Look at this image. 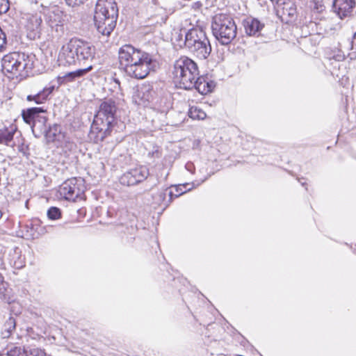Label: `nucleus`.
<instances>
[{
    "mask_svg": "<svg viewBox=\"0 0 356 356\" xmlns=\"http://www.w3.org/2000/svg\"><path fill=\"white\" fill-rule=\"evenodd\" d=\"M118 62L128 76L140 80L154 70L156 60L149 53L131 44H124L118 50Z\"/></svg>",
    "mask_w": 356,
    "mask_h": 356,
    "instance_id": "1",
    "label": "nucleus"
},
{
    "mask_svg": "<svg viewBox=\"0 0 356 356\" xmlns=\"http://www.w3.org/2000/svg\"><path fill=\"white\" fill-rule=\"evenodd\" d=\"M116 112L117 106L113 99H104L100 104L90 132V137L94 143H102L111 135L113 129L117 124Z\"/></svg>",
    "mask_w": 356,
    "mask_h": 356,
    "instance_id": "2",
    "label": "nucleus"
},
{
    "mask_svg": "<svg viewBox=\"0 0 356 356\" xmlns=\"http://www.w3.org/2000/svg\"><path fill=\"white\" fill-rule=\"evenodd\" d=\"M35 56L24 52L13 51L1 59V68L10 79H24L29 76L35 67Z\"/></svg>",
    "mask_w": 356,
    "mask_h": 356,
    "instance_id": "3",
    "label": "nucleus"
},
{
    "mask_svg": "<svg viewBox=\"0 0 356 356\" xmlns=\"http://www.w3.org/2000/svg\"><path fill=\"white\" fill-rule=\"evenodd\" d=\"M118 8L115 0H98L94 13L95 26L99 33L108 36L116 26Z\"/></svg>",
    "mask_w": 356,
    "mask_h": 356,
    "instance_id": "4",
    "label": "nucleus"
},
{
    "mask_svg": "<svg viewBox=\"0 0 356 356\" xmlns=\"http://www.w3.org/2000/svg\"><path fill=\"white\" fill-rule=\"evenodd\" d=\"M174 81L184 89L193 88L194 81L199 75L197 63L191 58L183 56L175 60L173 70Z\"/></svg>",
    "mask_w": 356,
    "mask_h": 356,
    "instance_id": "5",
    "label": "nucleus"
},
{
    "mask_svg": "<svg viewBox=\"0 0 356 356\" xmlns=\"http://www.w3.org/2000/svg\"><path fill=\"white\" fill-rule=\"evenodd\" d=\"M213 35L222 44H228L236 35V25L234 19L223 13L216 15L212 21Z\"/></svg>",
    "mask_w": 356,
    "mask_h": 356,
    "instance_id": "6",
    "label": "nucleus"
},
{
    "mask_svg": "<svg viewBox=\"0 0 356 356\" xmlns=\"http://www.w3.org/2000/svg\"><path fill=\"white\" fill-rule=\"evenodd\" d=\"M86 186L83 181L76 177L65 181L58 188L59 197L68 202H76L86 200Z\"/></svg>",
    "mask_w": 356,
    "mask_h": 356,
    "instance_id": "7",
    "label": "nucleus"
},
{
    "mask_svg": "<svg viewBox=\"0 0 356 356\" xmlns=\"http://www.w3.org/2000/svg\"><path fill=\"white\" fill-rule=\"evenodd\" d=\"M48 23L51 30L50 38L59 44L63 43L67 36L63 12L58 10L51 12L49 15Z\"/></svg>",
    "mask_w": 356,
    "mask_h": 356,
    "instance_id": "8",
    "label": "nucleus"
},
{
    "mask_svg": "<svg viewBox=\"0 0 356 356\" xmlns=\"http://www.w3.org/2000/svg\"><path fill=\"white\" fill-rule=\"evenodd\" d=\"M148 176L149 169L145 165H139L124 173L120 177V183L124 186H134Z\"/></svg>",
    "mask_w": 356,
    "mask_h": 356,
    "instance_id": "9",
    "label": "nucleus"
},
{
    "mask_svg": "<svg viewBox=\"0 0 356 356\" xmlns=\"http://www.w3.org/2000/svg\"><path fill=\"white\" fill-rule=\"evenodd\" d=\"M77 60V51L72 38L61 47L58 53V61L60 65L70 67L75 65Z\"/></svg>",
    "mask_w": 356,
    "mask_h": 356,
    "instance_id": "10",
    "label": "nucleus"
},
{
    "mask_svg": "<svg viewBox=\"0 0 356 356\" xmlns=\"http://www.w3.org/2000/svg\"><path fill=\"white\" fill-rule=\"evenodd\" d=\"M42 23V17L37 13L26 17L24 29L26 37L29 40H35L40 38Z\"/></svg>",
    "mask_w": 356,
    "mask_h": 356,
    "instance_id": "11",
    "label": "nucleus"
},
{
    "mask_svg": "<svg viewBox=\"0 0 356 356\" xmlns=\"http://www.w3.org/2000/svg\"><path fill=\"white\" fill-rule=\"evenodd\" d=\"M355 6V0H334L332 8L340 19H343L351 15Z\"/></svg>",
    "mask_w": 356,
    "mask_h": 356,
    "instance_id": "12",
    "label": "nucleus"
},
{
    "mask_svg": "<svg viewBox=\"0 0 356 356\" xmlns=\"http://www.w3.org/2000/svg\"><path fill=\"white\" fill-rule=\"evenodd\" d=\"M74 47L77 51L78 60H87L92 59L95 57V47L90 44L89 42L77 38H73Z\"/></svg>",
    "mask_w": 356,
    "mask_h": 356,
    "instance_id": "13",
    "label": "nucleus"
},
{
    "mask_svg": "<svg viewBox=\"0 0 356 356\" xmlns=\"http://www.w3.org/2000/svg\"><path fill=\"white\" fill-rule=\"evenodd\" d=\"M206 38V33L202 28H192L186 33L184 44L188 49Z\"/></svg>",
    "mask_w": 356,
    "mask_h": 356,
    "instance_id": "14",
    "label": "nucleus"
},
{
    "mask_svg": "<svg viewBox=\"0 0 356 356\" xmlns=\"http://www.w3.org/2000/svg\"><path fill=\"white\" fill-rule=\"evenodd\" d=\"M188 51L199 59L207 58L211 53V47L208 38L199 42L193 46Z\"/></svg>",
    "mask_w": 356,
    "mask_h": 356,
    "instance_id": "15",
    "label": "nucleus"
},
{
    "mask_svg": "<svg viewBox=\"0 0 356 356\" xmlns=\"http://www.w3.org/2000/svg\"><path fill=\"white\" fill-rule=\"evenodd\" d=\"M132 99L136 104L147 107L152 99V91L146 88H137L132 96Z\"/></svg>",
    "mask_w": 356,
    "mask_h": 356,
    "instance_id": "16",
    "label": "nucleus"
},
{
    "mask_svg": "<svg viewBox=\"0 0 356 356\" xmlns=\"http://www.w3.org/2000/svg\"><path fill=\"white\" fill-rule=\"evenodd\" d=\"M216 84L213 81L210 80L207 76H197L194 81L193 87L200 92L201 95H206L211 92Z\"/></svg>",
    "mask_w": 356,
    "mask_h": 356,
    "instance_id": "17",
    "label": "nucleus"
},
{
    "mask_svg": "<svg viewBox=\"0 0 356 356\" xmlns=\"http://www.w3.org/2000/svg\"><path fill=\"white\" fill-rule=\"evenodd\" d=\"M46 111L41 107H32L23 110L22 117L27 124L34 127L40 113H45Z\"/></svg>",
    "mask_w": 356,
    "mask_h": 356,
    "instance_id": "18",
    "label": "nucleus"
},
{
    "mask_svg": "<svg viewBox=\"0 0 356 356\" xmlns=\"http://www.w3.org/2000/svg\"><path fill=\"white\" fill-rule=\"evenodd\" d=\"M54 86L44 87L37 94L28 95L26 97V100L28 102H33L37 104H43L48 99L49 97L54 92Z\"/></svg>",
    "mask_w": 356,
    "mask_h": 356,
    "instance_id": "19",
    "label": "nucleus"
},
{
    "mask_svg": "<svg viewBox=\"0 0 356 356\" xmlns=\"http://www.w3.org/2000/svg\"><path fill=\"white\" fill-rule=\"evenodd\" d=\"M264 24L259 20L253 17H248L243 21L245 33L248 35H254L264 28Z\"/></svg>",
    "mask_w": 356,
    "mask_h": 356,
    "instance_id": "20",
    "label": "nucleus"
},
{
    "mask_svg": "<svg viewBox=\"0 0 356 356\" xmlns=\"http://www.w3.org/2000/svg\"><path fill=\"white\" fill-rule=\"evenodd\" d=\"M16 130V126L13 124L4 125L3 127L0 128V144L9 145V143L13 139Z\"/></svg>",
    "mask_w": 356,
    "mask_h": 356,
    "instance_id": "21",
    "label": "nucleus"
},
{
    "mask_svg": "<svg viewBox=\"0 0 356 356\" xmlns=\"http://www.w3.org/2000/svg\"><path fill=\"white\" fill-rule=\"evenodd\" d=\"M60 44L55 42L51 38L47 39L41 44V49L50 56L55 55L57 53L58 47Z\"/></svg>",
    "mask_w": 356,
    "mask_h": 356,
    "instance_id": "22",
    "label": "nucleus"
},
{
    "mask_svg": "<svg viewBox=\"0 0 356 356\" xmlns=\"http://www.w3.org/2000/svg\"><path fill=\"white\" fill-rule=\"evenodd\" d=\"M16 322L13 317L10 316L3 323L1 334L3 338H8L15 330Z\"/></svg>",
    "mask_w": 356,
    "mask_h": 356,
    "instance_id": "23",
    "label": "nucleus"
},
{
    "mask_svg": "<svg viewBox=\"0 0 356 356\" xmlns=\"http://www.w3.org/2000/svg\"><path fill=\"white\" fill-rule=\"evenodd\" d=\"M283 17L293 18L296 15V6L292 1L284 2L280 10Z\"/></svg>",
    "mask_w": 356,
    "mask_h": 356,
    "instance_id": "24",
    "label": "nucleus"
},
{
    "mask_svg": "<svg viewBox=\"0 0 356 356\" xmlns=\"http://www.w3.org/2000/svg\"><path fill=\"white\" fill-rule=\"evenodd\" d=\"M188 116L193 120H202L207 118V114L198 106H191L188 110Z\"/></svg>",
    "mask_w": 356,
    "mask_h": 356,
    "instance_id": "25",
    "label": "nucleus"
},
{
    "mask_svg": "<svg viewBox=\"0 0 356 356\" xmlns=\"http://www.w3.org/2000/svg\"><path fill=\"white\" fill-rule=\"evenodd\" d=\"M175 191L177 192V193L175 194H174L172 191H170L168 193V189H165L163 191L159 193V196L160 199L162 200L163 201H165V195H167V193L170 197L169 200L163 204L165 206H168L174 200V198L179 197L183 193L182 192H179L178 191V187H175Z\"/></svg>",
    "mask_w": 356,
    "mask_h": 356,
    "instance_id": "26",
    "label": "nucleus"
},
{
    "mask_svg": "<svg viewBox=\"0 0 356 356\" xmlns=\"http://www.w3.org/2000/svg\"><path fill=\"white\" fill-rule=\"evenodd\" d=\"M8 356H28L27 348L21 346H13L7 351Z\"/></svg>",
    "mask_w": 356,
    "mask_h": 356,
    "instance_id": "27",
    "label": "nucleus"
},
{
    "mask_svg": "<svg viewBox=\"0 0 356 356\" xmlns=\"http://www.w3.org/2000/svg\"><path fill=\"white\" fill-rule=\"evenodd\" d=\"M47 216L50 220H58L61 218L62 213L59 208L51 207L47 211Z\"/></svg>",
    "mask_w": 356,
    "mask_h": 356,
    "instance_id": "28",
    "label": "nucleus"
},
{
    "mask_svg": "<svg viewBox=\"0 0 356 356\" xmlns=\"http://www.w3.org/2000/svg\"><path fill=\"white\" fill-rule=\"evenodd\" d=\"M28 356H47V353L44 349L33 346L27 348Z\"/></svg>",
    "mask_w": 356,
    "mask_h": 356,
    "instance_id": "29",
    "label": "nucleus"
},
{
    "mask_svg": "<svg viewBox=\"0 0 356 356\" xmlns=\"http://www.w3.org/2000/svg\"><path fill=\"white\" fill-rule=\"evenodd\" d=\"M92 69H93V66L92 65H90V66H88L86 68L79 69V70H76L73 71V72L75 74L76 78L78 79V78H80V77H82V76H85L88 72L91 71Z\"/></svg>",
    "mask_w": 356,
    "mask_h": 356,
    "instance_id": "30",
    "label": "nucleus"
},
{
    "mask_svg": "<svg viewBox=\"0 0 356 356\" xmlns=\"http://www.w3.org/2000/svg\"><path fill=\"white\" fill-rule=\"evenodd\" d=\"M162 151L159 147H156L155 149L152 152H148V157L150 159H159L161 157Z\"/></svg>",
    "mask_w": 356,
    "mask_h": 356,
    "instance_id": "31",
    "label": "nucleus"
},
{
    "mask_svg": "<svg viewBox=\"0 0 356 356\" xmlns=\"http://www.w3.org/2000/svg\"><path fill=\"white\" fill-rule=\"evenodd\" d=\"M10 8L8 0H0V15L6 13Z\"/></svg>",
    "mask_w": 356,
    "mask_h": 356,
    "instance_id": "32",
    "label": "nucleus"
},
{
    "mask_svg": "<svg viewBox=\"0 0 356 356\" xmlns=\"http://www.w3.org/2000/svg\"><path fill=\"white\" fill-rule=\"evenodd\" d=\"M63 79H64L65 81L66 82H72L74 81L76 78L75 76V74L74 72H67L66 73Z\"/></svg>",
    "mask_w": 356,
    "mask_h": 356,
    "instance_id": "33",
    "label": "nucleus"
},
{
    "mask_svg": "<svg viewBox=\"0 0 356 356\" xmlns=\"http://www.w3.org/2000/svg\"><path fill=\"white\" fill-rule=\"evenodd\" d=\"M7 283L4 282L3 275L0 273V296L3 295L7 289Z\"/></svg>",
    "mask_w": 356,
    "mask_h": 356,
    "instance_id": "34",
    "label": "nucleus"
},
{
    "mask_svg": "<svg viewBox=\"0 0 356 356\" xmlns=\"http://www.w3.org/2000/svg\"><path fill=\"white\" fill-rule=\"evenodd\" d=\"M87 0H65L67 4L74 7L84 3Z\"/></svg>",
    "mask_w": 356,
    "mask_h": 356,
    "instance_id": "35",
    "label": "nucleus"
},
{
    "mask_svg": "<svg viewBox=\"0 0 356 356\" xmlns=\"http://www.w3.org/2000/svg\"><path fill=\"white\" fill-rule=\"evenodd\" d=\"M182 36L183 34L180 32H175L173 36V39L175 40V42H177V45L181 47V44L179 42L182 41Z\"/></svg>",
    "mask_w": 356,
    "mask_h": 356,
    "instance_id": "36",
    "label": "nucleus"
},
{
    "mask_svg": "<svg viewBox=\"0 0 356 356\" xmlns=\"http://www.w3.org/2000/svg\"><path fill=\"white\" fill-rule=\"evenodd\" d=\"M17 149L19 152L25 154L29 150V146L22 143L20 145H18Z\"/></svg>",
    "mask_w": 356,
    "mask_h": 356,
    "instance_id": "37",
    "label": "nucleus"
},
{
    "mask_svg": "<svg viewBox=\"0 0 356 356\" xmlns=\"http://www.w3.org/2000/svg\"><path fill=\"white\" fill-rule=\"evenodd\" d=\"M354 47L356 48V33H354L352 40V49H353Z\"/></svg>",
    "mask_w": 356,
    "mask_h": 356,
    "instance_id": "38",
    "label": "nucleus"
},
{
    "mask_svg": "<svg viewBox=\"0 0 356 356\" xmlns=\"http://www.w3.org/2000/svg\"><path fill=\"white\" fill-rule=\"evenodd\" d=\"M323 7H324V6H323V5L320 4V5H319V7H318V6H317V7H316V9H317V10H319V11H321V10H323Z\"/></svg>",
    "mask_w": 356,
    "mask_h": 356,
    "instance_id": "39",
    "label": "nucleus"
},
{
    "mask_svg": "<svg viewBox=\"0 0 356 356\" xmlns=\"http://www.w3.org/2000/svg\"><path fill=\"white\" fill-rule=\"evenodd\" d=\"M32 2L38 3V0H30Z\"/></svg>",
    "mask_w": 356,
    "mask_h": 356,
    "instance_id": "40",
    "label": "nucleus"
}]
</instances>
